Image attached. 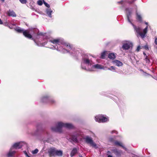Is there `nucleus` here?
Returning <instances> with one entry per match:
<instances>
[{
    "instance_id": "nucleus-1",
    "label": "nucleus",
    "mask_w": 157,
    "mask_h": 157,
    "mask_svg": "<svg viewBox=\"0 0 157 157\" xmlns=\"http://www.w3.org/2000/svg\"><path fill=\"white\" fill-rule=\"evenodd\" d=\"M33 34L36 35L35 36L37 39L41 38L47 40L46 42L43 43L36 42L35 40H33L36 45L38 46H43L48 43H51L55 45L52 46L50 48L51 49L53 50L56 49L58 51L64 53L69 52L72 56L75 57H77L80 54L79 50L73 48L72 45L70 44L65 42L62 38H52L48 40L47 37L45 36V35H44L43 33H39L38 29H33Z\"/></svg>"
},
{
    "instance_id": "nucleus-2",
    "label": "nucleus",
    "mask_w": 157,
    "mask_h": 157,
    "mask_svg": "<svg viewBox=\"0 0 157 157\" xmlns=\"http://www.w3.org/2000/svg\"><path fill=\"white\" fill-rule=\"evenodd\" d=\"M125 11L128 21L133 26L135 31L138 34L137 36H138V35H139L142 38H144L146 36V34L147 33V26L144 29L143 32L142 33V29L140 27H137L136 26L132 23L130 19V18L132 14V13L133 8H126Z\"/></svg>"
},
{
    "instance_id": "nucleus-3",
    "label": "nucleus",
    "mask_w": 157,
    "mask_h": 157,
    "mask_svg": "<svg viewBox=\"0 0 157 157\" xmlns=\"http://www.w3.org/2000/svg\"><path fill=\"white\" fill-rule=\"evenodd\" d=\"M93 63L91 59V56L86 54L82 56L81 67L83 69L89 71H93L90 68Z\"/></svg>"
},
{
    "instance_id": "nucleus-4",
    "label": "nucleus",
    "mask_w": 157,
    "mask_h": 157,
    "mask_svg": "<svg viewBox=\"0 0 157 157\" xmlns=\"http://www.w3.org/2000/svg\"><path fill=\"white\" fill-rule=\"evenodd\" d=\"M56 126L51 127L52 130L53 132H61L62 127H65L68 129H71L73 128V125L68 123H63L62 122H58L56 123Z\"/></svg>"
},
{
    "instance_id": "nucleus-5",
    "label": "nucleus",
    "mask_w": 157,
    "mask_h": 157,
    "mask_svg": "<svg viewBox=\"0 0 157 157\" xmlns=\"http://www.w3.org/2000/svg\"><path fill=\"white\" fill-rule=\"evenodd\" d=\"M15 30L19 33H23V35L26 38L33 40L32 36L29 33L27 30H25L24 29L18 27L15 29Z\"/></svg>"
},
{
    "instance_id": "nucleus-6",
    "label": "nucleus",
    "mask_w": 157,
    "mask_h": 157,
    "mask_svg": "<svg viewBox=\"0 0 157 157\" xmlns=\"http://www.w3.org/2000/svg\"><path fill=\"white\" fill-rule=\"evenodd\" d=\"M80 134L78 132H75L71 135L70 137H67V139L71 143L75 142L77 143L78 142L77 138L80 136Z\"/></svg>"
},
{
    "instance_id": "nucleus-7",
    "label": "nucleus",
    "mask_w": 157,
    "mask_h": 157,
    "mask_svg": "<svg viewBox=\"0 0 157 157\" xmlns=\"http://www.w3.org/2000/svg\"><path fill=\"white\" fill-rule=\"evenodd\" d=\"M85 141L87 144L95 148H98L97 145L93 140L92 138L88 136H86L84 138Z\"/></svg>"
},
{
    "instance_id": "nucleus-8",
    "label": "nucleus",
    "mask_w": 157,
    "mask_h": 157,
    "mask_svg": "<svg viewBox=\"0 0 157 157\" xmlns=\"http://www.w3.org/2000/svg\"><path fill=\"white\" fill-rule=\"evenodd\" d=\"M95 120L98 122H104L109 121L108 117L102 115H99L95 117Z\"/></svg>"
},
{
    "instance_id": "nucleus-9",
    "label": "nucleus",
    "mask_w": 157,
    "mask_h": 157,
    "mask_svg": "<svg viewBox=\"0 0 157 157\" xmlns=\"http://www.w3.org/2000/svg\"><path fill=\"white\" fill-rule=\"evenodd\" d=\"M25 144L23 142H20L14 144L11 147V149L15 148V149H19Z\"/></svg>"
},
{
    "instance_id": "nucleus-10",
    "label": "nucleus",
    "mask_w": 157,
    "mask_h": 157,
    "mask_svg": "<svg viewBox=\"0 0 157 157\" xmlns=\"http://www.w3.org/2000/svg\"><path fill=\"white\" fill-rule=\"evenodd\" d=\"M115 99L120 107H122L125 105V102L123 98H117L116 99Z\"/></svg>"
},
{
    "instance_id": "nucleus-11",
    "label": "nucleus",
    "mask_w": 157,
    "mask_h": 157,
    "mask_svg": "<svg viewBox=\"0 0 157 157\" xmlns=\"http://www.w3.org/2000/svg\"><path fill=\"white\" fill-rule=\"evenodd\" d=\"M50 95L48 94H45L42 96L40 98V102L44 103H48Z\"/></svg>"
},
{
    "instance_id": "nucleus-12",
    "label": "nucleus",
    "mask_w": 157,
    "mask_h": 157,
    "mask_svg": "<svg viewBox=\"0 0 157 157\" xmlns=\"http://www.w3.org/2000/svg\"><path fill=\"white\" fill-rule=\"evenodd\" d=\"M136 0H132L131 1H129L128 0H122L120 1L117 2V3L121 5V8L124 7V3L125 2H127L129 4H131L133 3Z\"/></svg>"
},
{
    "instance_id": "nucleus-13",
    "label": "nucleus",
    "mask_w": 157,
    "mask_h": 157,
    "mask_svg": "<svg viewBox=\"0 0 157 157\" xmlns=\"http://www.w3.org/2000/svg\"><path fill=\"white\" fill-rule=\"evenodd\" d=\"M132 46V43L129 42H128L123 44L122 48L125 50H128Z\"/></svg>"
},
{
    "instance_id": "nucleus-14",
    "label": "nucleus",
    "mask_w": 157,
    "mask_h": 157,
    "mask_svg": "<svg viewBox=\"0 0 157 157\" xmlns=\"http://www.w3.org/2000/svg\"><path fill=\"white\" fill-rule=\"evenodd\" d=\"M79 149V148H78L75 147L73 148L70 153V155L71 157H73L77 154L78 153Z\"/></svg>"
},
{
    "instance_id": "nucleus-15",
    "label": "nucleus",
    "mask_w": 157,
    "mask_h": 157,
    "mask_svg": "<svg viewBox=\"0 0 157 157\" xmlns=\"http://www.w3.org/2000/svg\"><path fill=\"white\" fill-rule=\"evenodd\" d=\"M56 149L55 147H51L49 148L48 151V152L49 155L55 156Z\"/></svg>"
},
{
    "instance_id": "nucleus-16",
    "label": "nucleus",
    "mask_w": 157,
    "mask_h": 157,
    "mask_svg": "<svg viewBox=\"0 0 157 157\" xmlns=\"http://www.w3.org/2000/svg\"><path fill=\"white\" fill-rule=\"evenodd\" d=\"M36 134H37L42 132L43 131V129L41 124H38L36 126Z\"/></svg>"
},
{
    "instance_id": "nucleus-17",
    "label": "nucleus",
    "mask_w": 157,
    "mask_h": 157,
    "mask_svg": "<svg viewBox=\"0 0 157 157\" xmlns=\"http://www.w3.org/2000/svg\"><path fill=\"white\" fill-rule=\"evenodd\" d=\"M134 8L136 10V18L137 20L139 21H141L142 20V17L137 12V6L136 5H135Z\"/></svg>"
},
{
    "instance_id": "nucleus-18",
    "label": "nucleus",
    "mask_w": 157,
    "mask_h": 157,
    "mask_svg": "<svg viewBox=\"0 0 157 157\" xmlns=\"http://www.w3.org/2000/svg\"><path fill=\"white\" fill-rule=\"evenodd\" d=\"M90 68L93 70V71H94L93 69L94 68L99 69H104V67L103 66L98 64L95 65H93V64H92Z\"/></svg>"
},
{
    "instance_id": "nucleus-19",
    "label": "nucleus",
    "mask_w": 157,
    "mask_h": 157,
    "mask_svg": "<svg viewBox=\"0 0 157 157\" xmlns=\"http://www.w3.org/2000/svg\"><path fill=\"white\" fill-rule=\"evenodd\" d=\"M113 152L118 157L121 155V151L120 150H117L116 148H114L112 150Z\"/></svg>"
},
{
    "instance_id": "nucleus-20",
    "label": "nucleus",
    "mask_w": 157,
    "mask_h": 157,
    "mask_svg": "<svg viewBox=\"0 0 157 157\" xmlns=\"http://www.w3.org/2000/svg\"><path fill=\"white\" fill-rule=\"evenodd\" d=\"M12 149L10 148L9 152L7 154V157H12L16 153L15 151H12Z\"/></svg>"
},
{
    "instance_id": "nucleus-21",
    "label": "nucleus",
    "mask_w": 157,
    "mask_h": 157,
    "mask_svg": "<svg viewBox=\"0 0 157 157\" xmlns=\"http://www.w3.org/2000/svg\"><path fill=\"white\" fill-rule=\"evenodd\" d=\"M7 14L9 16L16 17V14L13 10H9L7 12Z\"/></svg>"
},
{
    "instance_id": "nucleus-22",
    "label": "nucleus",
    "mask_w": 157,
    "mask_h": 157,
    "mask_svg": "<svg viewBox=\"0 0 157 157\" xmlns=\"http://www.w3.org/2000/svg\"><path fill=\"white\" fill-rule=\"evenodd\" d=\"M114 143L115 145L121 147L123 148H124L125 150H127V148L123 145L122 144L121 142L117 141H115Z\"/></svg>"
},
{
    "instance_id": "nucleus-23",
    "label": "nucleus",
    "mask_w": 157,
    "mask_h": 157,
    "mask_svg": "<svg viewBox=\"0 0 157 157\" xmlns=\"http://www.w3.org/2000/svg\"><path fill=\"white\" fill-rule=\"evenodd\" d=\"M113 62L116 66L118 67L122 66L123 65V63L121 61L117 60H114Z\"/></svg>"
},
{
    "instance_id": "nucleus-24",
    "label": "nucleus",
    "mask_w": 157,
    "mask_h": 157,
    "mask_svg": "<svg viewBox=\"0 0 157 157\" xmlns=\"http://www.w3.org/2000/svg\"><path fill=\"white\" fill-rule=\"evenodd\" d=\"M53 11L50 9L47 8L46 10V13L48 16L50 18L52 17V13Z\"/></svg>"
},
{
    "instance_id": "nucleus-25",
    "label": "nucleus",
    "mask_w": 157,
    "mask_h": 157,
    "mask_svg": "<svg viewBox=\"0 0 157 157\" xmlns=\"http://www.w3.org/2000/svg\"><path fill=\"white\" fill-rule=\"evenodd\" d=\"M56 102V101L50 95L48 103L50 104H55Z\"/></svg>"
},
{
    "instance_id": "nucleus-26",
    "label": "nucleus",
    "mask_w": 157,
    "mask_h": 157,
    "mask_svg": "<svg viewBox=\"0 0 157 157\" xmlns=\"http://www.w3.org/2000/svg\"><path fill=\"white\" fill-rule=\"evenodd\" d=\"M63 154V151L62 150H58L56 149L55 156L57 155L58 156H61Z\"/></svg>"
},
{
    "instance_id": "nucleus-27",
    "label": "nucleus",
    "mask_w": 157,
    "mask_h": 157,
    "mask_svg": "<svg viewBox=\"0 0 157 157\" xmlns=\"http://www.w3.org/2000/svg\"><path fill=\"white\" fill-rule=\"evenodd\" d=\"M115 53H109L108 55V57L110 59H114L116 57V55Z\"/></svg>"
},
{
    "instance_id": "nucleus-28",
    "label": "nucleus",
    "mask_w": 157,
    "mask_h": 157,
    "mask_svg": "<svg viewBox=\"0 0 157 157\" xmlns=\"http://www.w3.org/2000/svg\"><path fill=\"white\" fill-rule=\"evenodd\" d=\"M117 136H114L113 137H110L109 138V141L110 142L112 143H114L115 142V140L116 139Z\"/></svg>"
},
{
    "instance_id": "nucleus-29",
    "label": "nucleus",
    "mask_w": 157,
    "mask_h": 157,
    "mask_svg": "<svg viewBox=\"0 0 157 157\" xmlns=\"http://www.w3.org/2000/svg\"><path fill=\"white\" fill-rule=\"evenodd\" d=\"M107 53V52L104 51L101 53V58L102 59H104L105 58V55L106 53Z\"/></svg>"
},
{
    "instance_id": "nucleus-30",
    "label": "nucleus",
    "mask_w": 157,
    "mask_h": 157,
    "mask_svg": "<svg viewBox=\"0 0 157 157\" xmlns=\"http://www.w3.org/2000/svg\"><path fill=\"white\" fill-rule=\"evenodd\" d=\"M108 70L115 71V68L114 67L112 66H111L110 68H108Z\"/></svg>"
},
{
    "instance_id": "nucleus-31",
    "label": "nucleus",
    "mask_w": 157,
    "mask_h": 157,
    "mask_svg": "<svg viewBox=\"0 0 157 157\" xmlns=\"http://www.w3.org/2000/svg\"><path fill=\"white\" fill-rule=\"evenodd\" d=\"M38 151H39L36 148L33 151H32V153L33 154H37L38 152Z\"/></svg>"
},
{
    "instance_id": "nucleus-32",
    "label": "nucleus",
    "mask_w": 157,
    "mask_h": 157,
    "mask_svg": "<svg viewBox=\"0 0 157 157\" xmlns=\"http://www.w3.org/2000/svg\"><path fill=\"white\" fill-rule=\"evenodd\" d=\"M37 4L39 6H41L43 4V2L41 0H39L37 1Z\"/></svg>"
},
{
    "instance_id": "nucleus-33",
    "label": "nucleus",
    "mask_w": 157,
    "mask_h": 157,
    "mask_svg": "<svg viewBox=\"0 0 157 157\" xmlns=\"http://www.w3.org/2000/svg\"><path fill=\"white\" fill-rule=\"evenodd\" d=\"M43 3L44 4V5H45V6L49 8L50 7V5L47 3V2H45V1L44 0H43Z\"/></svg>"
},
{
    "instance_id": "nucleus-34",
    "label": "nucleus",
    "mask_w": 157,
    "mask_h": 157,
    "mask_svg": "<svg viewBox=\"0 0 157 157\" xmlns=\"http://www.w3.org/2000/svg\"><path fill=\"white\" fill-rule=\"evenodd\" d=\"M118 132L115 130H113L111 132V134H118Z\"/></svg>"
},
{
    "instance_id": "nucleus-35",
    "label": "nucleus",
    "mask_w": 157,
    "mask_h": 157,
    "mask_svg": "<svg viewBox=\"0 0 157 157\" xmlns=\"http://www.w3.org/2000/svg\"><path fill=\"white\" fill-rule=\"evenodd\" d=\"M19 1L22 4H25L27 2L26 0H19Z\"/></svg>"
},
{
    "instance_id": "nucleus-36",
    "label": "nucleus",
    "mask_w": 157,
    "mask_h": 157,
    "mask_svg": "<svg viewBox=\"0 0 157 157\" xmlns=\"http://www.w3.org/2000/svg\"><path fill=\"white\" fill-rule=\"evenodd\" d=\"M145 60L147 63H149L150 62V60L147 58V56H146V57H145Z\"/></svg>"
},
{
    "instance_id": "nucleus-37",
    "label": "nucleus",
    "mask_w": 157,
    "mask_h": 157,
    "mask_svg": "<svg viewBox=\"0 0 157 157\" xmlns=\"http://www.w3.org/2000/svg\"><path fill=\"white\" fill-rule=\"evenodd\" d=\"M24 153L25 154V155H26V156L28 157H30L29 156L28 154H27L26 151H23Z\"/></svg>"
},
{
    "instance_id": "nucleus-38",
    "label": "nucleus",
    "mask_w": 157,
    "mask_h": 157,
    "mask_svg": "<svg viewBox=\"0 0 157 157\" xmlns=\"http://www.w3.org/2000/svg\"><path fill=\"white\" fill-rule=\"evenodd\" d=\"M144 47L145 49L147 50H148V47L147 45H146L144 46Z\"/></svg>"
},
{
    "instance_id": "nucleus-39",
    "label": "nucleus",
    "mask_w": 157,
    "mask_h": 157,
    "mask_svg": "<svg viewBox=\"0 0 157 157\" xmlns=\"http://www.w3.org/2000/svg\"><path fill=\"white\" fill-rule=\"evenodd\" d=\"M140 46H138V47H137V48L136 51L137 52H138V51H139L140 50Z\"/></svg>"
},
{
    "instance_id": "nucleus-40",
    "label": "nucleus",
    "mask_w": 157,
    "mask_h": 157,
    "mask_svg": "<svg viewBox=\"0 0 157 157\" xmlns=\"http://www.w3.org/2000/svg\"><path fill=\"white\" fill-rule=\"evenodd\" d=\"M155 43L156 45H157V38L155 37Z\"/></svg>"
},
{
    "instance_id": "nucleus-41",
    "label": "nucleus",
    "mask_w": 157,
    "mask_h": 157,
    "mask_svg": "<svg viewBox=\"0 0 157 157\" xmlns=\"http://www.w3.org/2000/svg\"><path fill=\"white\" fill-rule=\"evenodd\" d=\"M2 24V22L1 20V19L0 18V24Z\"/></svg>"
},
{
    "instance_id": "nucleus-42",
    "label": "nucleus",
    "mask_w": 157,
    "mask_h": 157,
    "mask_svg": "<svg viewBox=\"0 0 157 157\" xmlns=\"http://www.w3.org/2000/svg\"><path fill=\"white\" fill-rule=\"evenodd\" d=\"M143 54H144V56H145V57H146V56H147V55H146V54L144 52H143Z\"/></svg>"
},
{
    "instance_id": "nucleus-43",
    "label": "nucleus",
    "mask_w": 157,
    "mask_h": 157,
    "mask_svg": "<svg viewBox=\"0 0 157 157\" xmlns=\"http://www.w3.org/2000/svg\"><path fill=\"white\" fill-rule=\"evenodd\" d=\"M69 157V155L68 154H67L65 156H63V157Z\"/></svg>"
},
{
    "instance_id": "nucleus-44",
    "label": "nucleus",
    "mask_w": 157,
    "mask_h": 157,
    "mask_svg": "<svg viewBox=\"0 0 157 157\" xmlns=\"http://www.w3.org/2000/svg\"><path fill=\"white\" fill-rule=\"evenodd\" d=\"M108 157H113L112 155H108Z\"/></svg>"
},
{
    "instance_id": "nucleus-45",
    "label": "nucleus",
    "mask_w": 157,
    "mask_h": 157,
    "mask_svg": "<svg viewBox=\"0 0 157 157\" xmlns=\"http://www.w3.org/2000/svg\"><path fill=\"white\" fill-rule=\"evenodd\" d=\"M79 157H83L82 155H79Z\"/></svg>"
},
{
    "instance_id": "nucleus-46",
    "label": "nucleus",
    "mask_w": 157,
    "mask_h": 157,
    "mask_svg": "<svg viewBox=\"0 0 157 157\" xmlns=\"http://www.w3.org/2000/svg\"><path fill=\"white\" fill-rule=\"evenodd\" d=\"M9 28L10 29H12V27H10V26H9Z\"/></svg>"
},
{
    "instance_id": "nucleus-47",
    "label": "nucleus",
    "mask_w": 157,
    "mask_h": 157,
    "mask_svg": "<svg viewBox=\"0 0 157 157\" xmlns=\"http://www.w3.org/2000/svg\"><path fill=\"white\" fill-rule=\"evenodd\" d=\"M145 24H146V25H147V24H148V23H147V22H145Z\"/></svg>"
},
{
    "instance_id": "nucleus-48",
    "label": "nucleus",
    "mask_w": 157,
    "mask_h": 157,
    "mask_svg": "<svg viewBox=\"0 0 157 157\" xmlns=\"http://www.w3.org/2000/svg\"><path fill=\"white\" fill-rule=\"evenodd\" d=\"M12 25H15V24H13Z\"/></svg>"
},
{
    "instance_id": "nucleus-49",
    "label": "nucleus",
    "mask_w": 157,
    "mask_h": 157,
    "mask_svg": "<svg viewBox=\"0 0 157 157\" xmlns=\"http://www.w3.org/2000/svg\"><path fill=\"white\" fill-rule=\"evenodd\" d=\"M108 153H110V151H108Z\"/></svg>"
},
{
    "instance_id": "nucleus-50",
    "label": "nucleus",
    "mask_w": 157,
    "mask_h": 157,
    "mask_svg": "<svg viewBox=\"0 0 157 157\" xmlns=\"http://www.w3.org/2000/svg\"><path fill=\"white\" fill-rule=\"evenodd\" d=\"M3 2L4 1V0H2Z\"/></svg>"
}]
</instances>
